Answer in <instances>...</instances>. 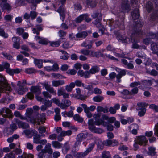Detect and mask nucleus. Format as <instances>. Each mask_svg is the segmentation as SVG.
<instances>
[{
	"mask_svg": "<svg viewBox=\"0 0 158 158\" xmlns=\"http://www.w3.org/2000/svg\"><path fill=\"white\" fill-rule=\"evenodd\" d=\"M41 85L44 87L47 91H43L42 94L44 96L47 98H51L52 95L49 94H52L55 95L56 94V91L53 87L51 86L48 82H45L41 84Z\"/></svg>",
	"mask_w": 158,
	"mask_h": 158,
	"instance_id": "obj_1",
	"label": "nucleus"
},
{
	"mask_svg": "<svg viewBox=\"0 0 158 158\" xmlns=\"http://www.w3.org/2000/svg\"><path fill=\"white\" fill-rule=\"evenodd\" d=\"M144 35V33L142 32L140 30L138 31H135L134 33L132 34L131 36V40L133 44L132 45V48H133L139 49L140 48L141 46H139L136 43L138 42V41L136 38V37L137 36L141 37V35Z\"/></svg>",
	"mask_w": 158,
	"mask_h": 158,
	"instance_id": "obj_2",
	"label": "nucleus"
},
{
	"mask_svg": "<svg viewBox=\"0 0 158 158\" xmlns=\"http://www.w3.org/2000/svg\"><path fill=\"white\" fill-rule=\"evenodd\" d=\"M11 90V87L8 84L5 77H0V96H1V93L5 92L7 93V91H10Z\"/></svg>",
	"mask_w": 158,
	"mask_h": 158,
	"instance_id": "obj_3",
	"label": "nucleus"
},
{
	"mask_svg": "<svg viewBox=\"0 0 158 158\" xmlns=\"http://www.w3.org/2000/svg\"><path fill=\"white\" fill-rule=\"evenodd\" d=\"M45 120V115L44 114L42 113L41 114H36L35 117H34L33 118L31 119V122L34 124L37 123L38 124L40 125V122L43 123Z\"/></svg>",
	"mask_w": 158,
	"mask_h": 158,
	"instance_id": "obj_4",
	"label": "nucleus"
},
{
	"mask_svg": "<svg viewBox=\"0 0 158 158\" xmlns=\"http://www.w3.org/2000/svg\"><path fill=\"white\" fill-rule=\"evenodd\" d=\"M0 114L4 118H10L13 116L11 110L6 107L2 108L0 109Z\"/></svg>",
	"mask_w": 158,
	"mask_h": 158,
	"instance_id": "obj_5",
	"label": "nucleus"
},
{
	"mask_svg": "<svg viewBox=\"0 0 158 158\" xmlns=\"http://www.w3.org/2000/svg\"><path fill=\"white\" fill-rule=\"evenodd\" d=\"M94 145V143H91L90 147L85 151L83 152H78L75 153L74 155V156L77 158H82L84 157L92 150Z\"/></svg>",
	"mask_w": 158,
	"mask_h": 158,
	"instance_id": "obj_6",
	"label": "nucleus"
},
{
	"mask_svg": "<svg viewBox=\"0 0 158 158\" xmlns=\"http://www.w3.org/2000/svg\"><path fill=\"white\" fill-rule=\"evenodd\" d=\"M131 10L129 2L128 0H123L122 2L120 10L123 12H128Z\"/></svg>",
	"mask_w": 158,
	"mask_h": 158,
	"instance_id": "obj_7",
	"label": "nucleus"
},
{
	"mask_svg": "<svg viewBox=\"0 0 158 158\" xmlns=\"http://www.w3.org/2000/svg\"><path fill=\"white\" fill-rule=\"evenodd\" d=\"M37 131H36L35 134L33 135V143L36 144H40L42 145L45 144L47 143L46 139H41L40 136L37 134Z\"/></svg>",
	"mask_w": 158,
	"mask_h": 158,
	"instance_id": "obj_8",
	"label": "nucleus"
},
{
	"mask_svg": "<svg viewBox=\"0 0 158 158\" xmlns=\"http://www.w3.org/2000/svg\"><path fill=\"white\" fill-rule=\"evenodd\" d=\"M35 39L38 41V43L42 45H46L48 44L49 41L46 38L40 37L38 36H36L35 37Z\"/></svg>",
	"mask_w": 158,
	"mask_h": 158,
	"instance_id": "obj_9",
	"label": "nucleus"
},
{
	"mask_svg": "<svg viewBox=\"0 0 158 158\" xmlns=\"http://www.w3.org/2000/svg\"><path fill=\"white\" fill-rule=\"evenodd\" d=\"M60 14V19L63 21L65 17L66 10L63 6H60L57 10Z\"/></svg>",
	"mask_w": 158,
	"mask_h": 158,
	"instance_id": "obj_10",
	"label": "nucleus"
},
{
	"mask_svg": "<svg viewBox=\"0 0 158 158\" xmlns=\"http://www.w3.org/2000/svg\"><path fill=\"white\" fill-rule=\"evenodd\" d=\"M30 90L35 95H39L41 93V89L39 86H32L31 87Z\"/></svg>",
	"mask_w": 158,
	"mask_h": 158,
	"instance_id": "obj_11",
	"label": "nucleus"
},
{
	"mask_svg": "<svg viewBox=\"0 0 158 158\" xmlns=\"http://www.w3.org/2000/svg\"><path fill=\"white\" fill-rule=\"evenodd\" d=\"M12 41L14 43L13 45V47L17 49L19 48L20 45L19 43L20 38L16 37H13L12 38Z\"/></svg>",
	"mask_w": 158,
	"mask_h": 158,
	"instance_id": "obj_12",
	"label": "nucleus"
},
{
	"mask_svg": "<svg viewBox=\"0 0 158 158\" xmlns=\"http://www.w3.org/2000/svg\"><path fill=\"white\" fill-rule=\"evenodd\" d=\"M16 123L18 125L19 128L23 129L28 128L29 127V124L23 122L18 119L16 120Z\"/></svg>",
	"mask_w": 158,
	"mask_h": 158,
	"instance_id": "obj_13",
	"label": "nucleus"
},
{
	"mask_svg": "<svg viewBox=\"0 0 158 158\" xmlns=\"http://www.w3.org/2000/svg\"><path fill=\"white\" fill-rule=\"evenodd\" d=\"M84 109V112L86 114L87 117L89 118H91L92 116V114L91 113L89 110L88 107L87 105L84 104H82L81 105Z\"/></svg>",
	"mask_w": 158,
	"mask_h": 158,
	"instance_id": "obj_14",
	"label": "nucleus"
},
{
	"mask_svg": "<svg viewBox=\"0 0 158 158\" xmlns=\"http://www.w3.org/2000/svg\"><path fill=\"white\" fill-rule=\"evenodd\" d=\"M124 20L123 18H119L116 20L115 22V27H119L121 28H123V27Z\"/></svg>",
	"mask_w": 158,
	"mask_h": 158,
	"instance_id": "obj_15",
	"label": "nucleus"
},
{
	"mask_svg": "<svg viewBox=\"0 0 158 158\" xmlns=\"http://www.w3.org/2000/svg\"><path fill=\"white\" fill-rule=\"evenodd\" d=\"M117 38L118 40L122 41L123 43H128L130 42V40L129 38L123 36L119 34L117 35Z\"/></svg>",
	"mask_w": 158,
	"mask_h": 158,
	"instance_id": "obj_16",
	"label": "nucleus"
},
{
	"mask_svg": "<svg viewBox=\"0 0 158 158\" xmlns=\"http://www.w3.org/2000/svg\"><path fill=\"white\" fill-rule=\"evenodd\" d=\"M33 113V110L32 108H27L26 110V117L29 118V120H27V121H29L31 122V119L33 118L32 114Z\"/></svg>",
	"mask_w": 158,
	"mask_h": 158,
	"instance_id": "obj_17",
	"label": "nucleus"
},
{
	"mask_svg": "<svg viewBox=\"0 0 158 158\" xmlns=\"http://www.w3.org/2000/svg\"><path fill=\"white\" fill-rule=\"evenodd\" d=\"M151 49L152 50V53L156 54L158 56V43H153L151 44Z\"/></svg>",
	"mask_w": 158,
	"mask_h": 158,
	"instance_id": "obj_18",
	"label": "nucleus"
},
{
	"mask_svg": "<svg viewBox=\"0 0 158 158\" xmlns=\"http://www.w3.org/2000/svg\"><path fill=\"white\" fill-rule=\"evenodd\" d=\"M147 140L146 138L144 136H142L138 137L135 143L136 144H138L140 145H143V143H145L147 142Z\"/></svg>",
	"mask_w": 158,
	"mask_h": 158,
	"instance_id": "obj_19",
	"label": "nucleus"
},
{
	"mask_svg": "<svg viewBox=\"0 0 158 158\" xmlns=\"http://www.w3.org/2000/svg\"><path fill=\"white\" fill-rule=\"evenodd\" d=\"M105 144L107 146H114L118 144V142L115 140H107Z\"/></svg>",
	"mask_w": 158,
	"mask_h": 158,
	"instance_id": "obj_20",
	"label": "nucleus"
},
{
	"mask_svg": "<svg viewBox=\"0 0 158 158\" xmlns=\"http://www.w3.org/2000/svg\"><path fill=\"white\" fill-rule=\"evenodd\" d=\"M52 83V85L54 87H58L65 84V82L63 80H53Z\"/></svg>",
	"mask_w": 158,
	"mask_h": 158,
	"instance_id": "obj_21",
	"label": "nucleus"
},
{
	"mask_svg": "<svg viewBox=\"0 0 158 158\" xmlns=\"http://www.w3.org/2000/svg\"><path fill=\"white\" fill-rule=\"evenodd\" d=\"M126 74V70L124 69L120 71L119 73L116 75L117 81L118 82H120L121 81L120 79L123 76H125Z\"/></svg>",
	"mask_w": 158,
	"mask_h": 158,
	"instance_id": "obj_22",
	"label": "nucleus"
},
{
	"mask_svg": "<svg viewBox=\"0 0 158 158\" xmlns=\"http://www.w3.org/2000/svg\"><path fill=\"white\" fill-rule=\"evenodd\" d=\"M43 151L45 152L46 153L47 152L49 154H52L53 151L51 148V144L49 143L47 144L45 147V149H43Z\"/></svg>",
	"mask_w": 158,
	"mask_h": 158,
	"instance_id": "obj_23",
	"label": "nucleus"
},
{
	"mask_svg": "<svg viewBox=\"0 0 158 158\" xmlns=\"http://www.w3.org/2000/svg\"><path fill=\"white\" fill-rule=\"evenodd\" d=\"M131 15L134 20L138 19L140 16L139 10L138 8H136L131 13Z\"/></svg>",
	"mask_w": 158,
	"mask_h": 158,
	"instance_id": "obj_24",
	"label": "nucleus"
},
{
	"mask_svg": "<svg viewBox=\"0 0 158 158\" xmlns=\"http://www.w3.org/2000/svg\"><path fill=\"white\" fill-rule=\"evenodd\" d=\"M22 70L19 69H7V72L9 74L13 75L14 73L18 74L20 73Z\"/></svg>",
	"mask_w": 158,
	"mask_h": 158,
	"instance_id": "obj_25",
	"label": "nucleus"
},
{
	"mask_svg": "<svg viewBox=\"0 0 158 158\" xmlns=\"http://www.w3.org/2000/svg\"><path fill=\"white\" fill-rule=\"evenodd\" d=\"M148 104L145 102H139L137 104L136 110H143L146 109L145 107H147Z\"/></svg>",
	"mask_w": 158,
	"mask_h": 158,
	"instance_id": "obj_26",
	"label": "nucleus"
},
{
	"mask_svg": "<svg viewBox=\"0 0 158 158\" xmlns=\"http://www.w3.org/2000/svg\"><path fill=\"white\" fill-rule=\"evenodd\" d=\"M0 6L2 10H7L10 11L11 10V8L10 6L8 3H1Z\"/></svg>",
	"mask_w": 158,
	"mask_h": 158,
	"instance_id": "obj_27",
	"label": "nucleus"
},
{
	"mask_svg": "<svg viewBox=\"0 0 158 158\" xmlns=\"http://www.w3.org/2000/svg\"><path fill=\"white\" fill-rule=\"evenodd\" d=\"M28 90V89L27 88L24 86H20L17 90V93L20 95H22Z\"/></svg>",
	"mask_w": 158,
	"mask_h": 158,
	"instance_id": "obj_28",
	"label": "nucleus"
},
{
	"mask_svg": "<svg viewBox=\"0 0 158 158\" xmlns=\"http://www.w3.org/2000/svg\"><path fill=\"white\" fill-rule=\"evenodd\" d=\"M76 91L77 93V96L79 99L81 100H84L86 98V96H84L81 94V91L80 88H76Z\"/></svg>",
	"mask_w": 158,
	"mask_h": 158,
	"instance_id": "obj_29",
	"label": "nucleus"
},
{
	"mask_svg": "<svg viewBox=\"0 0 158 158\" xmlns=\"http://www.w3.org/2000/svg\"><path fill=\"white\" fill-rule=\"evenodd\" d=\"M148 151L147 152L148 155L151 156H154L156 155V152H155V148L152 147L148 148Z\"/></svg>",
	"mask_w": 158,
	"mask_h": 158,
	"instance_id": "obj_30",
	"label": "nucleus"
},
{
	"mask_svg": "<svg viewBox=\"0 0 158 158\" xmlns=\"http://www.w3.org/2000/svg\"><path fill=\"white\" fill-rule=\"evenodd\" d=\"M89 55L92 57H98L100 56H103V54L100 51L96 52L91 51H90Z\"/></svg>",
	"mask_w": 158,
	"mask_h": 158,
	"instance_id": "obj_31",
	"label": "nucleus"
},
{
	"mask_svg": "<svg viewBox=\"0 0 158 158\" xmlns=\"http://www.w3.org/2000/svg\"><path fill=\"white\" fill-rule=\"evenodd\" d=\"M88 33L85 31L79 32L76 34V36L77 38H85L88 35Z\"/></svg>",
	"mask_w": 158,
	"mask_h": 158,
	"instance_id": "obj_32",
	"label": "nucleus"
},
{
	"mask_svg": "<svg viewBox=\"0 0 158 158\" xmlns=\"http://www.w3.org/2000/svg\"><path fill=\"white\" fill-rule=\"evenodd\" d=\"M75 87V84L74 82H71L69 85H67L65 86V90L67 92H70L72 90V89Z\"/></svg>",
	"mask_w": 158,
	"mask_h": 158,
	"instance_id": "obj_33",
	"label": "nucleus"
},
{
	"mask_svg": "<svg viewBox=\"0 0 158 158\" xmlns=\"http://www.w3.org/2000/svg\"><path fill=\"white\" fill-rule=\"evenodd\" d=\"M87 16V14H83L81 15L76 19L75 22L77 23H80L84 19V17Z\"/></svg>",
	"mask_w": 158,
	"mask_h": 158,
	"instance_id": "obj_34",
	"label": "nucleus"
},
{
	"mask_svg": "<svg viewBox=\"0 0 158 158\" xmlns=\"http://www.w3.org/2000/svg\"><path fill=\"white\" fill-rule=\"evenodd\" d=\"M86 3L88 5H89L92 8L95 7L97 4L95 0H86Z\"/></svg>",
	"mask_w": 158,
	"mask_h": 158,
	"instance_id": "obj_35",
	"label": "nucleus"
},
{
	"mask_svg": "<svg viewBox=\"0 0 158 158\" xmlns=\"http://www.w3.org/2000/svg\"><path fill=\"white\" fill-rule=\"evenodd\" d=\"M73 118L75 121H77L79 123H82L84 120L83 118L80 117L78 114H76L74 115L73 116Z\"/></svg>",
	"mask_w": 158,
	"mask_h": 158,
	"instance_id": "obj_36",
	"label": "nucleus"
},
{
	"mask_svg": "<svg viewBox=\"0 0 158 158\" xmlns=\"http://www.w3.org/2000/svg\"><path fill=\"white\" fill-rule=\"evenodd\" d=\"M95 143L97 145L98 148L101 150L103 148V143L98 139H96L95 140Z\"/></svg>",
	"mask_w": 158,
	"mask_h": 158,
	"instance_id": "obj_37",
	"label": "nucleus"
},
{
	"mask_svg": "<svg viewBox=\"0 0 158 158\" xmlns=\"http://www.w3.org/2000/svg\"><path fill=\"white\" fill-rule=\"evenodd\" d=\"M99 70V68L97 66H93L89 70L90 73L94 74L98 72Z\"/></svg>",
	"mask_w": 158,
	"mask_h": 158,
	"instance_id": "obj_38",
	"label": "nucleus"
},
{
	"mask_svg": "<svg viewBox=\"0 0 158 158\" xmlns=\"http://www.w3.org/2000/svg\"><path fill=\"white\" fill-rule=\"evenodd\" d=\"M70 147L69 144L68 142L65 143L63 148V151L64 153H67L68 150L70 149Z\"/></svg>",
	"mask_w": 158,
	"mask_h": 158,
	"instance_id": "obj_39",
	"label": "nucleus"
},
{
	"mask_svg": "<svg viewBox=\"0 0 158 158\" xmlns=\"http://www.w3.org/2000/svg\"><path fill=\"white\" fill-rule=\"evenodd\" d=\"M62 115L66 117V116L69 117H72L73 116V111H70L69 112L65 111L62 113Z\"/></svg>",
	"mask_w": 158,
	"mask_h": 158,
	"instance_id": "obj_40",
	"label": "nucleus"
},
{
	"mask_svg": "<svg viewBox=\"0 0 158 158\" xmlns=\"http://www.w3.org/2000/svg\"><path fill=\"white\" fill-rule=\"evenodd\" d=\"M72 132L71 130H69L66 131H63L61 133H60V136L64 137L66 136H69L72 134Z\"/></svg>",
	"mask_w": 158,
	"mask_h": 158,
	"instance_id": "obj_41",
	"label": "nucleus"
},
{
	"mask_svg": "<svg viewBox=\"0 0 158 158\" xmlns=\"http://www.w3.org/2000/svg\"><path fill=\"white\" fill-rule=\"evenodd\" d=\"M148 37L151 39H157L158 40V32L156 34H155L152 32L149 33L147 35Z\"/></svg>",
	"mask_w": 158,
	"mask_h": 158,
	"instance_id": "obj_42",
	"label": "nucleus"
},
{
	"mask_svg": "<svg viewBox=\"0 0 158 158\" xmlns=\"http://www.w3.org/2000/svg\"><path fill=\"white\" fill-rule=\"evenodd\" d=\"M92 45L93 42L92 41H90L89 44H87L86 42L85 41L83 42V43L81 44V46L82 47H86L87 49H91V48H92Z\"/></svg>",
	"mask_w": 158,
	"mask_h": 158,
	"instance_id": "obj_43",
	"label": "nucleus"
},
{
	"mask_svg": "<svg viewBox=\"0 0 158 158\" xmlns=\"http://www.w3.org/2000/svg\"><path fill=\"white\" fill-rule=\"evenodd\" d=\"M97 110L98 112H103L105 113L108 112L107 108H103L100 106H98L97 108Z\"/></svg>",
	"mask_w": 158,
	"mask_h": 158,
	"instance_id": "obj_44",
	"label": "nucleus"
},
{
	"mask_svg": "<svg viewBox=\"0 0 158 158\" xmlns=\"http://www.w3.org/2000/svg\"><path fill=\"white\" fill-rule=\"evenodd\" d=\"M34 62L35 64L37 65L39 68L42 67L43 61L41 60L35 59Z\"/></svg>",
	"mask_w": 158,
	"mask_h": 158,
	"instance_id": "obj_45",
	"label": "nucleus"
},
{
	"mask_svg": "<svg viewBox=\"0 0 158 158\" xmlns=\"http://www.w3.org/2000/svg\"><path fill=\"white\" fill-rule=\"evenodd\" d=\"M103 97L100 95L94 97L93 98V100L97 102H101L103 100Z\"/></svg>",
	"mask_w": 158,
	"mask_h": 158,
	"instance_id": "obj_46",
	"label": "nucleus"
},
{
	"mask_svg": "<svg viewBox=\"0 0 158 158\" xmlns=\"http://www.w3.org/2000/svg\"><path fill=\"white\" fill-rule=\"evenodd\" d=\"M102 158H111V155L109 151H103L102 153Z\"/></svg>",
	"mask_w": 158,
	"mask_h": 158,
	"instance_id": "obj_47",
	"label": "nucleus"
},
{
	"mask_svg": "<svg viewBox=\"0 0 158 158\" xmlns=\"http://www.w3.org/2000/svg\"><path fill=\"white\" fill-rule=\"evenodd\" d=\"M52 146L57 148H60L62 147V144L57 141H53L52 142Z\"/></svg>",
	"mask_w": 158,
	"mask_h": 158,
	"instance_id": "obj_48",
	"label": "nucleus"
},
{
	"mask_svg": "<svg viewBox=\"0 0 158 158\" xmlns=\"http://www.w3.org/2000/svg\"><path fill=\"white\" fill-rule=\"evenodd\" d=\"M36 131H34L33 130H26L24 131V132L26 135L29 136L31 135H34L36 132Z\"/></svg>",
	"mask_w": 158,
	"mask_h": 158,
	"instance_id": "obj_49",
	"label": "nucleus"
},
{
	"mask_svg": "<svg viewBox=\"0 0 158 158\" xmlns=\"http://www.w3.org/2000/svg\"><path fill=\"white\" fill-rule=\"evenodd\" d=\"M30 16L31 20L35 19L37 17L38 13L37 12L34 11H31L30 12Z\"/></svg>",
	"mask_w": 158,
	"mask_h": 158,
	"instance_id": "obj_50",
	"label": "nucleus"
},
{
	"mask_svg": "<svg viewBox=\"0 0 158 158\" xmlns=\"http://www.w3.org/2000/svg\"><path fill=\"white\" fill-rule=\"evenodd\" d=\"M60 41H57L55 42H50L49 41L50 45V46L54 47H56L59 46L60 44Z\"/></svg>",
	"mask_w": 158,
	"mask_h": 158,
	"instance_id": "obj_51",
	"label": "nucleus"
},
{
	"mask_svg": "<svg viewBox=\"0 0 158 158\" xmlns=\"http://www.w3.org/2000/svg\"><path fill=\"white\" fill-rule=\"evenodd\" d=\"M60 52L62 53V54L64 55L60 56V58L63 60H67L69 56H68V54L67 52L63 50H61Z\"/></svg>",
	"mask_w": 158,
	"mask_h": 158,
	"instance_id": "obj_52",
	"label": "nucleus"
},
{
	"mask_svg": "<svg viewBox=\"0 0 158 158\" xmlns=\"http://www.w3.org/2000/svg\"><path fill=\"white\" fill-rule=\"evenodd\" d=\"M146 7L148 11L150 12L152 10L153 8L151 2L150 1L147 2L146 4Z\"/></svg>",
	"mask_w": 158,
	"mask_h": 158,
	"instance_id": "obj_53",
	"label": "nucleus"
},
{
	"mask_svg": "<svg viewBox=\"0 0 158 158\" xmlns=\"http://www.w3.org/2000/svg\"><path fill=\"white\" fill-rule=\"evenodd\" d=\"M27 2L32 3L34 6H36V4L39 3L41 2L43 0H27Z\"/></svg>",
	"mask_w": 158,
	"mask_h": 158,
	"instance_id": "obj_54",
	"label": "nucleus"
},
{
	"mask_svg": "<svg viewBox=\"0 0 158 158\" xmlns=\"http://www.w3.org/2000/svg\"><path fill=\"white\" fill-rule=\"evenodd\" d=\"M38 130L39 133L42 134V136L44 137L45 135L44 134L43 135L42 134L46 132V129L45 127H39Z\"/></svg>",
	"mask_w": 158,
	"mask_h": 158,
	"instance_id": "obj_55",
	"label": "nucleus"
},
{
	"mask_svg": "<svg viewBox=\"0 0 158 158\" xmlns=\"http://www.w3.org/2000/svg\"><path fill=\"white\" fill-rule=\"evenodd\" d=\"M0 35L4 38H7L8 37V35L6 33L3 29L0 28Z\"/></svg>",
	"mask_w": 158,
	"mask_h": 158,
	"instance_id": "obj_56",
	"label": "nucleus"
},
{
	"mask_svg": "<svg viewBox=\"0 0 158 158\" xmlns=\"http://www.w3.org/2000/svg\"><path fill=\"white\" fill-rule=\"evenodd\" d=\"M12 18L13 16L11 15L8 14L6 15L4 17V19L6 21L11 22L12 21Z\"/></svg>",
	"mask_w": 158,
	"mask_h": 158,
	"instance_id": "obj_57",
	"label": "nucleus"
},
{
	"mask_svg": "<svg viewBox=\"0 0 158 158\" xmlns=\"http://www.w3.org/2000/svg\"><path fill=\"white\" fill-rule=\"evenodd\" d=\"M101 19H97L93 23L97 27H100L101 26L102 27V25L101 23Z\"/></svg>",
	"mask_w": 158,
	"mask_h": 158,
	"instance_id": "obj_58",
	"label": "nucleus"
},
{
	"mask_svg": "<svg viewBox=\"0 0 158 158\" xmlns=\"http://www.w3.org/2000/svg\"><path fill=\"white\" fill-rule=\"evenodd\" d=\"M90 50H89L87 49H82L80 52V53H81L85 55L88 56L90 55Z\"/></svg>",
	"mask_w": 158,
	"mask_h": 158,
	"instance_id": "obj_59",
	"label": "nucleus"
},
{
	"mask_svg": "<svg viewBox=\"0 0 158 158\" xmlns=\"http://www.w3.org/2000/svg\"><path fill=\"white\" fill-rule=\"evenodd\" d=\"M136 56L141 58H143L145 57V55L142 52H138L136 54Z\"/></svg>",
	"mask_w": 158,
	"mask_h": 158,
	"instance_id": "obj_60",
	"label": "nucleus"
},
{
	"mask_svg": "<svg viewBox=\"0 0 158 158\" xmlns=\"http://www.w3.org/2000/svg\"><path fill=\"white\" fill-rule=\"evenodd\" d=\"M139 89L137 87H135L133 88L130 92V95H135L138 92Z\"/></svg>",
	"mask_w": 158,
	"mask_h": 158,
	"instance_id": "obj_61",
	"label": "nucleus"
},
{
	"mask_svg": "<svg viewBox=\"0 0 158 158\" xmlns=\"http://www.w3.org/2000/svg\"><path fill=\"white\" fill-rule=\"evenodd\" d=\"M44 104L48 108L51 106L52 105V101L47 100L46 99H45Z\"/></svg>",
	"mask_w": 158,
	"mask_h": 158,
	"instance_id": "obj_62",
	"label": "nucleus"
},
{
	"mask_svg": "<svg viewBox=\"0 0 158 158\" xmlns=\"http://www.w3.org/2000/svg\"><path fill=\"white\" fill-rule=\"evenodd\" d=\"M84 134L83 133H81L78 134L76 138V140L81 141L84 138Z\"/></svg>",
	"mask_w": 158,
	"mask_h": 158,
	"instance_id": "obj_63",
	"label": "nucleus"
},
{
	"mask_svg": "<svg viewBox=\"0 0 158 158\" xmlns=\"http://www.w3.org/2000/svg\"><path fill=\"white\" fill-rule=\"evenodd\" d=\"M25 72L26 73L30 74L34 73L35 70L32 68H27L25 69Z\"/></svg>",
	"mask_w": 158,
	"mask_h": 158,
	"instance_id": "obj_64",
	"label": "nucleus"
}]
</instances>
